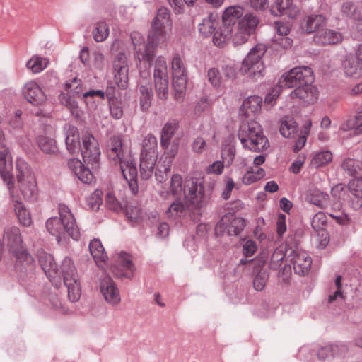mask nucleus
<instances>
[{"instance_id": "f257e3e1", "label": "nucleus", "mask_w": 362, "mask_h": 362, "mask_svg": "<svg viewBox=\"0 0 362 362\" xmlns=\"http://www.w3.org/2000/svg\"><path fill=\"white\" fill-rule=\"evenodd\" d=\"M173 22L170 11L165 8H160L151 21V30L148 35V42L146 45L135 42L136 35L132 36L139 59L146 61L149 66L154 57L155 50L159 43L165 42L172 30Z\"/></svg>"}, {"instance_id": "f03ea898", "label": "nucleus", "mask_w": 362, "mask_h": 362, "mask_svg": "<svg viewBox=\"0 0 362 362\" xmlns=\"http://www.w3.org/2000/svg\"><path fill=\"white\" fill-rule=\"evenodd\" d=\"M313 80L312 69H290L279 78V84L285 88L295 87L290 93L291 98L313 103L319 95L317 88L312 85Z\"/></svg>"}, {"instance_id": "7ed1b4c3", "label": "nucleus", "mask_w": 362, "mask_h": 362, "mask_svg": "<svg viewBox=\"0 0 362 362\" xmlns=\"http://www.w3.org/2000/svg\"><path fill=\"white\" fill-rule=\"evenodd\" d=\"M3 242L16 258L15 270L19 278L23 279L28 275H33L35 261L23 245L19 228L16 226L5 228Z\"/></svg>"}, {"instance_id": "20e7f679", "label": "nucleus", "mask_w": 362, "mask_h": 362, "mask_svg": "<svg viewBox=\"0 0 362 362\" xmlns=\"http://www.w3.org/2000/svg\"><path fill=\"white\" fill-rule=\"evenodd\" d=\"M170 193L175 197L184 196L186 205L192 210H199L206 206L208 197L204 192V186L195 178L185 180L182 185V177L179 174L172 176Z\"/></svg>"}, {"instance_id": "39448f33", "label": "nucleus", "mask_w": 362, "mask_h": 362, "mask_svg": "<svg viewBox=\"0 0 362 362\" xmlns=\"http://www.w3.org/2000/svg\"><path fill=\"white\" fill-rule=\"evenodd\" d=\"M58 210L60 219L57 217L47 219L46 221L47 231L55 236L58 242L61 240L62 235L65 232L73 239L77 240L80 236V231L70 209L64 204H59Z\"/></svg>"}, {"instance_id": "423d86ee", "label": "nucleus", "mask_w": 362, "mask_h": 362, "mask_svg": "<svg viewBox=\"0 0 362 362\" xmlns=\"http://www.w3.org/2000/svg\"><path fill=\"white\" fill-rule=\"evenodd\" d=\"M65 88L68 91V93H62L59 95V100L61 104L66 107L70 110L72 115L77 118L81 116L82 110L79 107L75 97L71 96L70 95L71 93L78 97L83 95L87 103L88 98L98 97L103 99L105 97L104 92L100 90H92L84 93L81 81L77 77H74L72 79L66 81Z\"/></svg>"}, {"instance_id": "0eeeda50", "label": "nucleus", "mask_w": 362, "mask_h": 362, "mask_svg": "<svg viewBox=\"0 0 362 362\" xmlns=\"http://www.w3.org/2000/svg\"><path fill=\"white\" fill-rule=\"evenodd\" d=\"M108 156L115 164H119L124 178L130 186L136 184L137 170L135 163L130 155H125L122 149V139L113 136L107 151Z\"/></svg>"}, {"instance_id": "6e6552de", "label": "nucleus", "mask_w": 362, "mask_h": 362, "mask_svg": "<svg viewBox=\"0 0 362 362\" xmlns=\"http://www.w3.org/2000/svg\"><path fill=\"white\" fill-rule=\"evenodd\" d=\"M238 137L245 148L252 151H262L269 147V141L263 134L261 126L255 121L242 122Z\"/></svg>"}, {"instance_id": "1a4fd4ad", "label": "nucleus", "mask_w": 362, "mask_h": 362, "mask_svg": "<svg viewBox=\"0 0 362 362\" xmlns=\"http://www.w3.org/2000/svg\"><path fill=\"white\" fill-rule=\"evenodd\" d=\"M238 137L245 148L252 151H262L269 147V141L263 134L261 126L255 121L242 122Z\"/></svg>"}, {"instance_id": "9d476101", "label": "nucleus", "mask_w": 362, "mask_h": 362, "mask_svg": "<svg viewBox=\"0 0 362 362\" xmlns=\"http://www.w3.org/2000/svg\"><path fill=\"white\" fill-rule=\"evenodd\" d=\"M61 274H63L64 283L67 288L69 300L71 302L77 301L81 297V285L76 268L70 258L66 257L63 260L57 276L60 277Z\"/></svg>"}, {"instance_id": "9b49d317", "label": "nucleus", "mask_w": 362, "mask_h": 362, "mask_svg": "<svg viewBox=\"0 0 362 362\" xmlns=\"http://www.w3.org/2000/svg\"><path fill=\"white\" fill-rule=\"evenodd\" d=\"M80 152L85 163L91 165L93 168L98 167L100 151L98 141L91 134L86 132L82 135Z\"/></svg>"}, {"instance_id": "f8f14e48", "label": "nucleus", "mask_w": 362, "mask_h": 362, "mask_svg": "<svg viewBox=\"0 0 362 362\" xmlns=\"http://www.w3.org/2000/svg\"><path fill=\"white\" fill-rule=\"evenodd\" d=\"M245 221L234 214H225L218 222L216 232L218 234L226 233L228 235H238L245 227Z\"/></svg>"}, {"instance_id": "ddd939ff", "label": "nucleus", "mask_w": 362, "mask_h": 362, "mask_svg": "<svg viewBox=\"0 0 362 362\" xmlns=\"http://www.w3.org/2000/svg\"><path fill=\"white\" fill-rule=\"evenodd\" d=\"M293 264L295 273L304 276L308 274L312 264V259L308 252L303 250H294L288 256Z\"/></svg>"}, {"instance_id": "4468645a", "label": "nucleus", "mask_w": 362, "mask_h": 362, "mask_svg": "<svg viewBox=\"0 0 362 362\" xmlns=\"http://www.w3.org/2000/svg\"><path fill=\"white\" fill-rule=\"evenodd\" d=\"M12 170L13 165L9 151L7 148L2 146L0 148V173L8 189H11L14 187Z\"/></svg>"}, {"instance_id": "2eb2a0df", "label": "nucleus", "mask_w": 362, "mask_h": 362, "mask_svg": "<svg viewBox=\"0 0 362 362\" xmlns=\"http://www.w3.org/2000/svg\"><path fill=\"white\" fill-rule=\"evenodd\" d=\"M100 291L105 301L110 305H117L120 303L119 289L110 276H105L101 280Z\"/></svg>"}, {"instance_id": "dca6fc26", "label": "nucleus", "mask_w": 362, "mask_h": 362, "mask_svg": "<svg viewBox=\"0 0 362 362\" xmlns=\"http://www.w3.org/2000/svg\"><path fill=\"white\" fill-rule=\"evenodd\" d=\"M117 264L112 268V272L115 276L128 279L133 276L135 267L129 254L124 252H120L117 259Z\"/></svg>"}, {"instance_id": "f3484780", "label": "nucleus", "mask_w": 362, "mask_h": 362, "mask_svg": "<svg viewBox=\"0 0 362 362\" xmlns=\"http://www.w3.org/2000/svg\"><path fill=\"white\" fill-rule=\"evenodd\" d=\"M23 93L25 99L34 105H41L47 99L43 90L34 81L26 83Z\"/></svg>"}, {"instance_id": "a211bd4d", "label": "nucleus", "mask_w": 362, "mask_h": 362, "mask_svg": "<svg viewBox=\"0 0 362 362\" xmlns=\"http://www.w3.org/2000/svg\"><path fill=\"white\" fill-rule=\"evenodd\" d=\"M267 51L266 46L263 44H257L247 54L243 60V66L245 68H259L264 65L263 57Z\"/></svg>"}, {"instance_id": "6ab92c4d", "label": "nucleus", "mask_w": 362, "mask_h": 362, "mask_svg": "<svg viewBox=\"0 0 362 362\" xmlns=\"http://www.w3.org/2000/svg\"><path fill=\"white\" fill-rule=\"evenodd\" d=\"M271 12L274 16H286L293 18L297 16L299 10L292 0H276L271 8Z\"/></svg>"}, {"instance_id": "aec40b11", "label": "nucleus", "mask_w": 362, "mask_h": 362, "mask_svg": "<svg viewBox=\"0 0 362 362\" xmlns=\"http://www.w3.org/2000/svg\"><path fill=\"white\" fill-rule=\"evenodd\" d=\"M158 152H150L148 154L141 153L140 175L143 180H148L153 175L158 158Z\"/></svg>"}, {"instance_id": "412c9836", "label": "nucleus", "mask_w": 362, "mask_h": 362, "mask_svg": "<svg viewBox=\"0 0 362 362\" xmlns=\"http://www.w3.org/2000/svg\"><path fill=\"white\" fill-rule=\"evenodd\" d=\"M8 190L13 200L16 214L20 223L24 226H30L32 223L30 212L26 209L18 196L15 194L14 187H13L11 189H8Z\"/></svg>"}, {"instance_id": "4be33fe9", "label": "nucleus", "mask_w": 362, "mask_h": 362, "mask_svg": "<svg viewBox=\"0 0 362 362\" xmlns=\"http://www.w3.org/2000/svg\"><path fill=\"white\" fill-rule=\"evenodd\" d=\"M173 85L175 89V98L182 100L185 95L187 79L185 69H172Z\"/></svg>"}, {"instance_id": "5701e85b", "label": "nucleus", "mask_w": 362, "mask_h": 362, "mask_svg": "<svg viewBox=\"0 0 362 362\" xmlns=\"http://www.w3.org/2000/svg\"><path fill=\"white\" fill-rule=\"evenodd\" d=\"M168 69H154L155 87L158 96L165 100L168 94Z\"/></svg>"}, {"instance_id": "b1692460", "label": "nucleus", "mask_w": 362, "mask_h": 362, "mask_svg": "<svg viewBox=\"0 0 362 362\" xmlns=\"http://www.w3.org/2000/svg\"><path fill=\"white\" fill-rule=\"evenodd\" d=\"M177 152V147L175 146L172 148L169 151L166 152L168 157L163 161V164H160L163 156L160 158V161L158 163L157 170L155 172V176L156 180L159 182H162L166 179L168 173L170 170L172 160L175 158Z\"/></svg>"}, {"instance_id": "393cba45", "label": "nucleus", "mask_w": 362, "mask_h": 362, "mask_svg": "<svg viewBox=\"0 0 362 362\" xmlns=\"http://www.w3.org/2000/svg\"><path fill=\"white\" fill-rule=\"evenodd\" d=\"M262 99L257 95L250 96L245 99L241 107L240 112L247 117L255 116L261 111Z\"/></svg>"}, {"instance_id": "a878e982", "label": "nucleus", "mask_w": 362, "mask_h": 362, "mask_svg": "<svg viewBox=\"0 0 362 362\" xmlns=\"http://www.w3.org/2000/svg\"><path fill=\"white\" fill-rule=\"evenodd\" d=\"M66 148L71 154L78 153L81 148L80 134L77 127L69 125L66 130Z\"/></svg>"}, {"instance_id": "bb28decb", "label": "nucleus", "mask_w": 362, "mask_h": 362, "mask_svg": "<svg viewBox=\"0 0 362 362\" xmlns=\"http://www.w3.org/2000/svg\"><path fill=\"white\" fill-rule=\"evenodd\" d=\"M39 263L46 276L50 281L55 279L59 273V269L56 264L53 257L47 253H43L39 257Z\"/></svg>"}, {"instance_id": "cd10ccee", "label": "nucleus", "mask_w": 362, "mask_h": 362, "mask_svg": "<svg viewBox=\"0 0 362 362\" xmlns=\"http://www.w3.org/2000/svg\"><path fill=\"white\" fill-rule=\"evenodd\" d=\"M315 40L322 45H334L341 40V35L329 29H322L317 33Z\"/></svg>"}, {"instance_id": "c85d7f7f", "label": "nucleus", "mask_w": 362, "mask_h": 362, "mask_svg": "<svg viewBox=\"0 0 362 362\" xmlns=\"http://www.w3.org/2000/svg\"><path fill=\"white\" fill-rule=\"evenodd\" d=\"M179 128V122L175 119L169 120L165 124L161 132L160 144L163 148L168 149L170 141Z\"/></svg>"}, {"instance_id": "c756f323", "label": "nucleus", "mask_w": 362, "mask_h": 362, "mask_svg": "<svg viewBox=\"0 0 362 362\" xmlns=\"http://www.w3.org/2000/svg\"><path fill=\"white\" fill-rule=\"evenodd\" d=\"M16 170H17V180L18 182H23L25 179H28L30 187H34V174L31 172L30 168L28 164L23 159L18 158L16 160Z\"/></svg>"}, {"instance_id": "7c9ffc66", "label": "nucleus", "mask_w": 362, "mask_h": 362, "mask_svg": "<svg viewBox=\"0 0 362 362\" xmlns=\"http://www.w3.org/2000/svg\"><path fill=\"white\" fill-rule=\"evenodd\" d=\"M307 200L320 209H326L329 204V195L317 189H313L309 191Z\"/></svg>"}, {"instance_id": "2f4dec72", "label": "nucleus", "mask_w": 362, "mask_h": 362, "mask_svg": "<svg viewBox=\"0 0 362 362\" xmlns=\"http://www.w3.org/2000/svg\"><path fill=\"white\" fill-rule=\"evenodd\" d=\"M218 24L216 15L211 13L204 18L199 25V30L203 36L209 37L214 32Z\"/></svg>"}, {"instance_id": "473e14b6", "label": "nucleus", "mask_w": 362, "mask_h": 362, "mask_svg": "<svg viewBox=\"0 0 362 362\" xmlns=\"http://www.w3.org/2000/svg\"><path fill=\"white\" fill-rule=\"evenodd\" d=\"M89 250L96 264L101 266L100 264L104 263L107 258V255L101 242L98 239L91 240L89 244Z\"/></svg>"}, {"instance_id": "72a5a7b5", "label": "nucleus", "mask_w": 362, "mask_h": 362, "mask_svg": "<svg viewBox=\"0 0 362 362\" xmlns=\"http://www.w3.org/2000/svg\"><path fill=\"white\" fill-rule=\"evenodd\" d=\"M348 190L357 198V201L353 203V207L356 209H360L362 206V179L351 180L348 184Z\"/></svg>"}, {"instance_id": "f704fd0d", "label": "nucleus", "mask_w": 362, "mask_h": 362, "mask_svg": "<svg viewBox=\"0 0 362 362\" xmlns=\"http://www.w3.org/2000/svg\"><path fill=\"white\" fill-rule=\"evenodd\" d=\"M236 69H209L208 77L214 86H218L221 82L224 80L223 78H226L230 77V75H233Z\"/></svg>"}, {"instance_id": "c9c22d12", "label": "nucleus", "mask_w": 362, "mask_h": 362, "mask_svg": "<svg viewBox=\"0 0 362 362\" xmlns=\"http://www.w3.org/2000/svg\"><path fill=\"white\" fill-rule=\"evenodd\" d=\"M233 28L222 23L218 29L214 33L213 42L218 47L223 46L230 37Z\"/></svg>"}, {"instance_id": "e433bc0d", "label": "nucleus", "mask_w": 362, "mask_h": 362, "mask_svg": "<svg viewBox=\"0 0 362 362\" xmlns=\"http://www.w3.org/2000/svg\"><path fill=\"white\" fill-rule=\"evenodd\" d=\"M243 13V9L240 6H230L226 9L223 14V24L233 28L238 18Z\"/></svg>"}, {"instance_id": "4c0bfd02", "label": "nucleus", "mask_w": 362, "mask_h": 362, "mask_svg": "<svg viewBox=\"0 0 362 362\" xmlns=\"http://www.w3.org/2000/svg\"><path fill=\"white\" fill-rule=\"evenodd\" d=\"M140 105L143 110H146L151 105L153 97L152 87L149 82L146 81L144 84L139 86Z\"/></svg>"}, {"instance_id": "58836bf2", "label": "nucleus", "mask_w": 362, "mask_h": 362, "mask_svg": "<svg viewBox=\"0 0 362 362\" xmlns=\"http://www.w3.org/2000/svg\"><path fill=\"white\" fill-rule=\"evenodd\" d=\"M110 28L108 24L103 21L95 23L92 30V35L97 42H104L109 36Z\"/></svg>"}, {"instance_id": "ea45409f", "label": "nucleus", "mask_w": 362, "mask_h": 362, "mask_svg": "<svg viewBox=\"0 0 362 362\" xmlns=\"http://www.w3.org/2000/svg\"><path fill=\"white\" fill-rule=\"evenodd\" d=\"M39 148L45 153L53 154L57 151V142L54 138L47 136H39L37 139Z\"/></svg>"}, {"instance_id": "a19ab883", "label": "nucleus", "mask_w": 362, "mask_h": 362, "mask_svg": "<svg viewBox=\"0 0 362 362\" xmlns=\"http://www.w3.org/2000/svg\"><path fill=\"white\" fill-rule=\"evenodd\" d=\"M265 174L263 168L255 169L253 167H250L243 175L242 182L244 185H250L262 179Z\"/></svg>"}, {"instance_id": "79ce46f5", "label": "nucleus", "mask_w": 362, "mask_h": 362, "mask_svg": "<svg viewBox=\"0 0 362 362\" xmlns=\"http://www.w3.org/2000/svg\"><path fill=\"white\" fill-rule=\"evenodd\" d=\"M259 21L253 13H247L239 21L238 25L241 29L247 31L250 35L255 30Z\"/></svg>"}, {"instance_id": "37998d69", "label": "nucleus", "mask_w": 362, "mask_h": 362, "mask_svg": "<svg viewBox=\"0 0 362 362\" xmlns=\"http://www.w3.org/2000/svg\"><path fill=\"white\" fill-rule=\"evenodd\" d=\"M341 167L351 176L362 175L361 162L352 158L345 159Z\"/></svg>"}, {"instance_id": "c03bdc74", "label": "nucleus", "mask_w": 362, "mask_h": 362, "mask_svg": "<svg viewBox=\"0 0 362 362\" xmlns=\"http://www.w3.org/2000/svg\"><path fill=\"white\" fill-rule=\"evenodd\" d=\"M186 207L180 201L172 203L165 211L167 218L175 220L186 214Z\"/></svg>"}, {"instance_id": "a18cd8bd", "label": "nucleus", "mask_w": 362, "mask_h": 362, "mask_svg": "<svg viewBox=\"0 0 362 362\" xmlns=\"http://www.w3.org/2000/svg\"><path fill=\"white\" fill-rule=\"evenodd\" d=\"M325 18L322 15L310 16L306 22L305 31L308 33L319 32L325 24Z\"/></svg>"}, {"instance_id": "49530a36", "label": "nucleus", "mask_w": 362, "mask_h": 362, "mask_svg": "<svg viewBox=\"0 0 362 362\" xmlns=\"http://www.w3.org/2000/svg\"><path fill=\"white\" fill-rule=\"evenodd\" d=\"M332 158V153L330 151L318 152L313 156L310 165L315 168L322 167L329 164Z\"/></svg>"}, {"instance_id": "de8ad7c7", "label": "nucleus", "mask_w": 362, "mask_h": 362, "mask_svg": "<svg viewBox=\"0 0 362 362\" xmlns=\"http://www.w3.org/2000/svg\"><path fill=\"white\" fill-rule=\"evenodd\" d=\"M297 129L296 122L292 119H284L280 126V133L286 138L291 137L294 135Z\"/></svg>"}, {"instance_id": "09e8293b", "label": "nucleus", "mask_w": 362, "mask_h": 362, "mask_svg": "<svg viewBox=\"0 0 362 362\" xmlns=\"http://www.w3.org/2000/svg\"><path fill=\"white\" fill-rule=\"evenodd\" d=\"M157 139L153 134H148L143 140V146L141 153L148 154L150 152H158L157 150Z\"/></svg>"}, {"instance_id": "8fccbe9b", "label": "nucleus", "mask_w": 362, "mask_h": 362, "mask_svg": "<svg viewBox=\"0 0 362 362\" xmlns=\"http://www.w3.org/2000/svg\"><path fill=\"white\" fill-rule=\"evenodd\" d=\"M18 187L21 192L22 195L25 199L31 198L37 191V182L35 177H34V187L31 188L30 187V182H28V179H25L23 182H18Z\"/></svg>"}, {"instance_id": "3c124183", "label": "nucleus", "mask_w": 362, "mask_h": 362, "mask_svg": "<svg viewBox=\"0 0 362 362\" xmlns=\"http://www.w3.org/2000/svg\"><path fill=\"white\" fill-rule=\"evenodd\" d=\"M343 66L347 68H361L362 67V45L358 49L356 56H349L344 62Z\"/></svg>"}, {"instance_id": "603ef678", "label": "nucleus", "mask_w": 362, "mask_h": 362, "mask_svg": "<svg viewBox=\"0 0 362 362\" xmlns=\"http://www.w3.org/2000/svg\"><path fill=\"white\" fill-rule=\"evenodd\" d=\"M128 69H113L115 82L121 88H125L128 83Z\"/></svg>"}, {"instance_id": "864d4df0", "label": "nucleus", "mask_w": 362, "mask_h": 362, "mask_svg": "<svg viewBox=\"0 0 362 362\" xmlns=\"http://www.w3.org/2000/svg\"><path fill=\"white\" fill-rule=\"evenodd\" d=\"M339 346L335 344H330L321 347L317 354V358L320 360L326 359L334 355L338 354Z\"/></svg>"}, {"instance_id": "5fc2aeb1", "label": "nucleus", "mask_w": 362, "mask_h": 362, "mask_svg": "<svg viewBox=\"0 0 362 362\" xmlns=\"http://www.w3.org/2000/svg\"><path fill=\"white\" fill-rule=\"evenodd\" d=\"M285 255L284 248L277 247L272 255L270 267L276 269L281 265Z\"/></svg>"}, {"instance_id": "6e6d98bb", "label": "nucleus", "mask_w": 362, "mask_h": 362, "mask_svg": "<svg viewBox=\"0 0 362 362\" xmlns=\"http://www.w3.org/2000/svg\"><path fill=\"white\" fill-rule=\"evenodd\" d=\"M49 64L47 58L35 55L27 62L26 68H46Z\"/></svg>"}, {"instance_id": "4d7b16f0", "label": "nucleus", "mask_w": 362, "mask_h": 362, "mask_svg": "<svg viewBox=\"0 0 362 362\" xmlns=\"http://www.w3.org/2000/svg\"><path fill=\"white\" fill-rule=\"evenodd\" d=\"M235 151V148L233 145H226L221 151V158L223 162L230 165L234 160Z\"/></svg>"}, {"instance_id": "13d9d810", "label": "nucleus", "mask_w": 362, "mask_h": 362, "mask_svg": "<svg viewBox=\"0 0 362 362\" xmlns=\"http://www.w3.org/2000/svg\"><path fill=\"white\" fill-rule=\"evenodd\" d=\"M250 35V34L248 33L247 31H245L238 26L235 34L233 35H231L232 41L235 45H241L247 41Z\"/></svg>"}, {"instance_id": "bf43d9fd", "label": "nucleus", "mask_w": 362, "mask_h": 362, "mask_svg": "<svg viewBox=\"0 0 362 362\" xmlns=\"http://www.w3.org/2000/svg\"><path fill=\"white\" fill-rule=\"evenodd\" d=\"M239 73L245 77L247 81H256L263 77L262 70L255 71L254 69H238Z\"/></svg>"}, {"instance_id": "052dcab7", "label": "nucleus", "mask_w": 362, "mask_h": 362, "mask_svg": "<svg viewBox=\"0 0 362 362\" xmlns=\"http://www.w3.org/2000/svg\"><path fill=\"white\" fill-rule=\"evenodd\" d=\"M282 88H285V87L280 86L279 82L277 86L274 87L272 90L267 94L264 98V103L273 105L279 96Z\"/></svg>"}, {"instance_id": "680f3d73", "label": "nucleus", "mask_w": 362, "mask_h": 362, "mask_svg": "<svg viewBox=\"0 0 362 362\" xmlns=\"http://www.w3.org/2000/svg\"><path fill=\"white\" fill-rule=\"evenodd\" d=\"M327 223V218L324 213H317L313 218L312 226L316 230H320Z\"/></svg>"}, {"instance_id": "e2e57ef3", "label": "nucleus", "mask_w": 362, "mask_h": 362, "mask_svg": "<svg viewBox=\"0 0 362 362\" xmlns=\"http://www.w3.org/2000/svg\"><path fill=\"white\" fill-rule=\"evenodd\" d=\"M76 175L82 182L85 184H90L94 179L92 173L85 166L81 168L79 171H76Z\"/></svg>"}, {"instance_id": "0e129e2a", "label": "nucleus", "mask_w": 362, "mask_h": 362, "mask_svg": "<svg viewBox=\"0 0 362 362\" xmlns=\"http://www.w3.org/2000/svg\"><path fill=\"white\" fill-rule=\"evenodd\" d=\"M341 11L344 16L347 18H354L357 14L356 6L350 1H346L343 4Z\"/></svg>"}, {"instance_id": "69168bd1", "label": "nucleus", "mask_w": 362, "mask_h": 362, "mask_svg": "<svg viewBox=\"0 0 362 362\" xmlns=\"http://www.w3.org/2000/svg\"><path fill=\"white\" fill-rule=\"evenodd\" d=\"M267 280V275L264 272L258 273L253 281L254 288L257 291H261L264 289Z\"/></svg>"}, {"instance_id": "338daca9", "label": "nucleus", "mask_w": 362, "mask_h": 362, "mask_svg": "<svg viewBox=\"0 0 362 362\" xmlns=\"http://www.w3.org/2000/svg\"><path fill=\"white\" fill-rule=\"evenodd\" d=\"M346 188L341 184L334 186L331 191L334 197L343 201L346 200Z\"/></svg>"}, {"instance_id": "774afa93", "label": "nucleus", "mask_w": 362, "mask_h": 362, "mask_svg": "<svg viewBox=\"0 0 362 362\" xmlns=\"http://www.w3.org/2000/svg\"><path fill=\"white\" fill-rule=\"evenodd\" d=\"M110 110L111 115L116 119L121 118L123 115L121 104L118 101L112 100L110 102Z\"/></svg>"}]
</instances>
